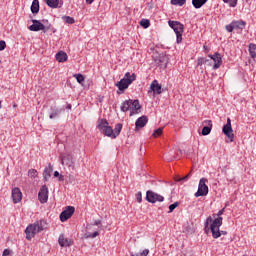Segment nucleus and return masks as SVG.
I'll return each mask as SVG.
<instances>
[{"mask_svg":"<svg viewBox=\"0 0 256 256\" xmlns=\"http://www.w3.org/2000/svg\"><path fill=\"white\" fill-rule=\"evenodd\" d=\"M168 25L176 33V42L179 44L183 41V31H185V26L179 21L169 20Z\"/></svg>","mask_w":256,"mask_h":256,"instance_id":"nucleus-5","label":"nucleus"},{"mask_svg":"<svg viewBox=\"0 0 256 256\" xmlns=\"http://www.w3.org/2000/svg\"><path fill=\"white\" fill-rule=\"evenodd\" d=\"M7 43L4 40H0V51H5Z\"/></svg>","mask_w":256,"mask_h":256,"instance_id":"nucleus-41","label":"nucleus"},{"mask_svg":"<svg viewBox=\"0 0 256 256\" xmlns=\"http://www.w3.org/2000/svg\"><path fill=\"white\" fill-rule=\"evenodd\" d=\"M90 237L92 238V239H95V237H99V232H93L91 235H90Z\"/></svg>","mask_w":256,"mask_h":256,"instance_id":"nucleus-46","label":"nucleus"},{"mask_svg":"<svg viewBox=\"0 0 256 256\" xmlns=\"http://www.w3.org/2000/svg\"><path fill=\"white\" fill-rule=\"evenodd\" d=\"M207 61H209V60H207L206 58H198V60H197V66H198V67H201V65H205V63H206Z\"/></svg>","mask_w":256,"mask_h":256,"instance_id":"nucleus-39","label":"nucleus"},{"mask_svg":"<svg viewBox=\"0 0 256 256\" xmlns=\"http://www.w3.org/2000/svg\"><path fill=\"white\" fill-rule=\"evenodd\" d=\"M245 1H249V0H245Z\"/></svg>","mask_w":256,"mask_h":256,"instance_id":"nucleus-56","label":"nucleus"},{"mask_svg":"<svg viewBox=\"0 0 256 256\" xmlns=\"http://www.w3.org/2000/svg\"><path fill=\"white\" fill-rule=\"evenodd\" d=\"M189 177H191V173L187 174L186 176L177 179L176 181H188Z\"/></svg>","mask_w":256,"mask_h":256,"instance_id":"nucleus-43","label":"nucleus"},{"mask_svg":"<svg viewBox=\"0 0 256 256\" xmlns=\"http://www.w3.org/2000/svg\"><path fill=\"white\" fill-rule=\"evenodd\" d=\"M21 199H23V193H21V189L14 188L12 190V201L17 204L20 203Z\"/></svg>","mask_w":256,"mask_h":256,"instance_id":"nucleus-16","label":"nucleus"},{"mask_svg":"<svg viewBox=\"0 0 256 256\" xmlns=\"http://www.w3.org/2000/svg\"><path fill=\"white\" fill-rule=\"evenodd\" d=\"M58 244L60 247H71V245H73V240L65 238V234H60L58 238Z\"/></svg>","mask_w":256,"mask_h":256,"instance_id":"nucleus-15","label":"nucleus"},{"mask_svg":"<svg viewBox=\"0 0 256 256\" xmlns=\"http://www.w3.org/2000/svg\"><path fill=\"white\" fill-rule=\"evenodd\" d=\"M3 108V105L1 104V101H0V109H2Z\"/></svg>","mask_w":256,"mask_h":256,"instance_id":"nucleus-52","label":"nucleus"},{"mask_svg":"<svg viewBox=\"0 0 256 256\" xmlns=\"http://www.w3.org/2000/svg\"><path fill=\"white\" fill-rule=\"evenodd\" d=\"M129 109L131 110L130 117H132V115H137V113H139V109H141V104H139V100L129 99L122 102L121 111H123V113H127Z\"/></svg>","mask_w":256,"mask_h":256,"instance_id":"nucleus-2","label":"nucleus"},{"mask_svg":"<svg viewBox=\"0 0 256 256\" xmlns=\"http://www.w3.org/2000/svg\"><path fill=\"white\" fill-rule=\"evenodd\" d=\"M151 91H153L154 95H161L163 93L161 84H159V81L154 80L150 85Z\"/></svg>","mask_w":256,"mask_h":256,"instance_id":"nucleus-18","label":"nucleus"},{"mask_svg":"<svg viewBox=\"0 0 256 256\" xmlns=\"http://www.w3.org/2000/svg\"><path fill=\"white\" fill-rule=\"evenodd\" d=\"M207 123L209 126H204L202 128V135L204 136L209 135V133H211V127H213L211 120H208Z\"/></svg>","mask_w":256,"mask_h":256,"instance_id":"nucleus-26","label":"nucleus"},{"mask_svg":"<svg viewBox=\"0 0 256 256\" xmlns=\"http://www.w3.org/2000/svg\"><path fill=\"white\" fill-rule=\"evenodd\" d=\"M95 0H86L87 5H91Z\"/></svg>","mask_w":256,"mask_h":256,"instance_id":"nucleus-49","label":"nucleus"},{"mask_svg":"<svg viewBox=\"0 0 256 256\" xmlns=\"http://www.w3.org/2000/svg\"><path fill=\"white\" fill-rule=\"evenodd\" d=\"M50 115H49V119H57L59 118V116L61 115V113H63V111H65V109H60L57 107H50Z\"/></svg>","mask_w":256,"mask_h":256,"instance_id":"nucleus-19","label":"nucleus"},{"mask_svg":"<svg viewBox=\"0 0 256 256\" xmlns=\"http://www.w3.org/2000/svg\"><path fill=\"white\" fill-rule=\"evenodd\" d=\"M208 57H210V59H212V61H214V65H213L214 71L219 69V67H221V65H223V58L221 57L219 52H216L213 55H209Z\"/></svg>","mask_w":256,"mask_h":256,"instance_id":"nucleus-14","label":"nucleus"},{"mask_svg":"<svg viewBox=\"0 0 256 256\" xmlns=\"http://www.w3.org/2000/svg\"><path fill=\"white\" fill-rule=\"evenodd\" d=\"M207 0H192V5L195 9H201Z\"/></svg>","mask_w":256,"mask_h":256,"instance_id":"nucleus-24","label":"nucleus"},{"mask_svg":"<svg viewBox=\"0 0 256 256\" xmlns=\"http://www.w3.org/2000/svg\"><path fill=\"white\" fill-rule=\"evenodd\" d=\"M45 229H47V222L45 220H39L28 225L25 230L26 239L31 241L37 233H41V231H45Z\"/></svg>","mask_w":256,"mask_h":256,"instance_id":"nucleus-1","label":"nucleus"},{"mask_svg":"<svg viewBox=\"0 0 256 256\" xmlns=\"http://www.w3.org/2000/svg\"><path fill=\"white\" fill-rule=\"evenodd\" d=\"M177 207H179V202H174L173 204H171L169 206V213H173V211H175V209H177Z\"/></svg>","mask_w":256,"mask_h":256,"instance_id":"nucleus-37","label":"nucleus"},{"mask_svg":"<svg viewBox=\"0 0 256 256\" xmlns=\"http://www.w3.org/2000/svg\"><path fill=\"white\" fill-rule=\"evenodd\" d=\"M256 44L251 43L249 44V53L252 59H256Z\"/></svg>","mask_w":256,"mask_h":256,"instance_id":"nucleus-29","label":"nucleus"},{"mask_svg":"<svg viewBox=\"0 0 256 256\" xmlns=\"http://www.w3.org/2000/svg\"><path fill=\"white\" fill-rule=\"evenodd\" d=\"M166 159H167V161H173V158H171V157L166 156Z\"/></svg>","mask_w":256,"mask_h":256,"instance_id":"nucleus-51","label":"nucleus"},{"mask_svg":"<svg viewBox=\"0 0 256 256\" xmlns=\"http://www.w3.org/2000/svg\"><path fill=\"white\" fill-rule=\"evenodd\" d=\"M32 23L33 24L29 26L30 31H43L44 33H47V31H51V24L45 26L39 20H32Z\"/></svg>","mask_w":256,"mask_h":256,"instance_id":"nucleus-8","label":"nucleus"},{"mask_svg":"<svg viewBox=\"0 0 256 256\" xmlns=\"http://www.w3.org/2000/svg\"><path fill=\"white\" fill-rule=\"evenodd\" d=\"M11 255V250L10 249H4L2 256H9Z\"/></svg>","mask_w":256,"mask_h":256,"instance_id":"nucleus-44","label":"nucleus"},{"mask_svg":"<svg viewBox=\"0 0 256 256\" xmlns=\"http://www.w3.org/2000/svg\"><path fill=\"white\" fill-rule=\"evenodd\" d=\"M232 24L234 25V29H240L241 31H243V29H245V21L243 20H238V21H233Z\"/></svg>","mask_w":256,"mask_h":256,"instance_id":"nucleus-23","label":"nucleus"},{"mask_svg":"<svg viewBox=\"0 0 256 256\" xmlns=\"http://www.w3.org/2000/svg\"><path fill=\"white\" fill-rule=\"evenodd\" d=\"M156 63L157 65H164L166 66L167 63H168V59H167V56L165 55H159L156 59Z\"/></svg>","mask_w":256,"mask_h":256,"instance_id":"nucleus-25","label":"nucleus"},{"mask_svg":"<svg viewBox=\"0 0 256 256\" xmlns=\"http://www.w3.org/2000/svg\"><path fill=\"white\" fill-rule=\"evenodd\" d=\"M31 12L32 13H39V0H33L31 5Z\"/></svg>","mask_w":256,"mask_h":256,"instance_id":"nucleus-28","label":"nucleus"},{"mask_svg":"<svg viewBox=\"0 0 256 256\" xmlns=\"http://www.w3.org/2000/svg\"><path fill=\"white\" fill-rule=\"evenodd\" d=\"M163 135V128H158L154 130L152 137H161Z\"/></svg>","mask_w":256,"mask_h":256,"instance_id":"nucleus-35","label":"nucleus"},{"mask_svg":"<svg viewBox=\"0 0 256 256\" xmlns=\"http://www.w3.org/2000/svg\"><path fill=\"white\" fill-rule=\"evenodd\" d=\"M46 5L51 9H57V7H61L63 3L60 4L59 0H45Z\"/></svg>","mask_w":256,"mask_h":256,"instance_id":"nucleus-22","label":"nucleus"},{"mask_svg":"<svg viewBox=\"0 0 256 256\" xmlns=\"http://www.w3.org/2000/svg\"><path fill=\"white\" fill-rule=\"evenodd\" d=\"M209 223H213V218L211 216H209L206 221H205V227H204V231L205 233H209V231H211V227L209 228Z\"/></svg>","mask_w":256,"mask_h":256,"instance_id":"nucleus-30","label":"nucleus"},{"mask_svg":"<svg viewBox=\"0 0 256 256\" xmlns=\"http://www.w3.org/2000/svg\"><path fill=\"white\" fill-rule=\"evenodd\" d=\"M61 164L69 169H75V162L73 161V156L71 154H61L59 157Z\"/></svg>","mask_w":256,"mask_h":256,"instance_id":"nucleus-10","label":"nucleus"},{"mask_svg":"<svg viewBox=\"0 0 256 256\" xmlns=\"http://www.w3.org/2000/svg\"><path fill=\"white\" fill-rule=\"evenodd\" d=\"M73 77H75L77 83L80 85L85 81V77L82 74H74Z\"/></svg>","mask_w":256,"mask_h":256,"instance_id":"nucleus-32","label":"nucleus"},{"mask_svg":"<svg viewBox=\"0 0 256 256\" xmlns=\"http://www.w3.org/2000/svg\"><path fill=\"white\" fill-rule=\"evenodd\" d=\"M146 200L148 201V203H163V201H165V198L160 194L148 190L146 192Z\"/></svg>","mask_w":256,"mask_h":256,"instance_id":"nucleus-9","label":"nucleus"},{"mask_svg":"<svg viewBox=\"0 0 256 256\" xmlns=\"http://www.w3.org/2000/svg\"><path fill=\"white\" fill-rule=\"evenodd\" d=\"M45 22L47 23V20H43V23H45Z\"/></svg>","mask_w":256,"mask_h":256,"instance_id":"nucleus-54","label":"nucleus"},{"mask_svg":"<svg viewBox=\"0 0 256 256\" xmlns=\"http://www.w3.org/2000/svg\"><path fill=\"white\" fill-rule=\"evenodd\" d=\"M62 21L64 23H67L68 25H73V23H75V18H73L71 16H63Z\"/></svg>","mask_w":256,"mask_h":256,"instance_id":"nucleus-31","label":"nucleus"},{"mask_svg":"<svg viewBox=\"0 0 256 256\" xmlns=\"http://www.w3.org/2000/svg\"><path fill=\"white\" fill-rule=\"evenodd\" d=\"M38 199L40 203H47L49 200V188H47V185H43L38 193Z\"/></svg>","mask_w":256,"mask_h":256,"instance_id":"nucleus-13","label":"nucleus"},{"mask_svg":"<svg viewBox=\"0 0 256 256\" xmlns=\"http://www.w3.org/2000/svg\"><path fill=\"white\" fill-rule=\"evenodd\" d=\"M67 58V53H65L64 51H59L55 56V59L56 61H58V63H65V61H67Z\"/></svg>","mask_w":256,"mask_h":256,"instance_id":"nucleus-20","label":"nucleus"},{"mask_svg":"<svg viewBox=\"0 0 256 256\" xmlns=\"http://www.w3.org/2000/svg\"><path fill=\"white\" fill-rule=\"evenodd\" d=\"M141 27H144V29H148L149 25H151V22L148 19H142L140 21Z\"/></svg>","mask_w":256,"mask_h":256,"instance_id":"nucleus-34","label":"nucleus"},{"mask_svg":"<svg viewBox=\"0 0 256 256\" xmlns=\"http://www.w3.org/2000/svg\"><path fill=\"white\" fill-rule=\"evenodd\" d=\"M207 178H201L198 185V191L195 193V197H205L209 193V186H207Z\"/></svg>","mask_w":256,"mask_h":256,"instance_id":"nucleus-7","label":"nucleus"},{"mask_svg":"<svg viewBox=\"0 0 256 256\" xmlns=\"http://www.w3.org/2000/svg\"><path fill=\"white\" fill-rule=\"evenodd\" d=\"M137 79V75L135 73L131 74V72H126L124 78L116 83V87H118L119 91H125L129 89V85L133 83Z\"/></svg>","mask_w":256,"mask_h":256,"instance_id":"nucleus-4","label":"nucleus"},{"mask_svg":"<svg viewBox=\"0 0 256 256\" xmlns=\"http://www.w3.org/2000/svg\"><path fill=\"white\" fill-rule=\"evenodd\" d=\"M121 129H123V124L121 123L116 124L113 132V139H115L116 137H118V135H120Z\"/></svg>","mask_w":256,"mask_h":256,"instance_id":"nucleus-27","label":"nucleus"},{"mask_svg":"<svg viewBox=\"0 0 256 256\" xmlns=\"http://www.w3.org/2000/svg\"><path fill=\"white\" fill-rule=\"evenodd\" d=\"M97 128L99 129V131H101V133L106 135V137L113 138V128L109 126V122H107V120L105 119L99 120Z\"/></svg>","mask_w":256,"mask_h":256,"instance_id":"nucleus-6","label":"nucleus"},{"mask_svg":"<svg viewBox=\"0 0 256 256\" xmlns=\"http://www.w3.org/2000/svg\"><path fill=\"white\" fill-rule=\"evenodd\" d=\"M222 133H224L231 142L235 139V134H233V128L231 127V118H227V122L222 128Z\"/></svg>","mask_w":256,"mask_h":256,"instance_id":"nucleus-11","label":"nucleus"},{"mask_svg":"<svg viewBox=\"0 0 256 256\" xmlns=\"http://www.w3.org/2000/svg\"><path fill=\"white\" fill-rule=\"evenodd\" d=\"M75 213V207L73 206H67L65 210H63L60 213V221L62 223H65V221L71 219L73 217V214Z\"/></svg>","mask_w":256,"mask_h":256,"instance_id":"nucleus-12","label":"nucleus"},{"mask_svg":"<svg viewBox=\"0 0 256 256\" xmlns=\"http://www.w3.org/2000/svg\"><path fill=\"white\" fill-rule=\"evenodd\" d=\"M51 173H53V165L49 164L47 168L44 169L43 177L45 181H49L51 178Z\"/></svg>","mask_w":256,"mask_h":256,"instance_id":"nucleus-21","label":"nucleus"},{"mask_svg":"<svg viewBox=\"0 0 256 256\" xmlns=\"http://www.w3.org/2000/svg\"><path fill=\"white\" fill-rule=\"evenodd\" d=\"M28 175L29 177H31L32 179H35V177H37L39 175V172H37V170L35 169H30L28 171Z\"/></svg>","mask_w":256,"mask_h":256,"instance_id":"nucleus-36","label":"nucleus"},{"mask_svg":"<svg viewBox=\"0 0 256 256\" xmlns=\"http://www.w3.org/2000/svg\"><path fill=\"white\" fill-rule=\"evenodd\" d=\"M68 109H71V105H68Z\"/></svg>","mask_w":256,"mask_h":256,"instance_id":"nucleus-53","label":"nucleus"},{"mask_svg":"<svg viewBox=\"0 0 256 256\" xmlns=\"http://www.w3.org/2000/svg\"><path fill=\"white\" fill-rule=\"evenodd\" d=\"M94 225H96V226L101 225V220H95V221H94Z\"/></svg>","mask_w":256,"mask_h":256,"instance_id":"nucleus-48","label":"nucleus"},{"mask_svg":"<svg viewBox=\"0 0 256 256\" xmlns=\"http://www.w3.org/2000/svg\"><path fill=\"white\" fill-rule=\"evenodd\" d=\"M225 3H229L230 7H237V0H223Z\"/></svg>","mask_w":256,"mask_h":256,"instance_id":"nucleus-40","label":"nucleus"},{"mask_svg":"<svg viewBox=\"0 0 256 256\" xmlns=\"http://www.w3.org/2000/svg\"><path fill=\"white\" fill-rule=\"evenodd\" d=\"M223 213H225V208L221 209L216 215H217V217H221V215H223Z\"/></svg>","mask_w":256,"mask_h":256,"instance_id":"nucleus-47","label":"nucleus"},{"mask_svg":"<svg viewBox=\"0 0 256 256\" xmlns=\"http://www.w3.org/2000/svg\"><path fill=\"white\" fill-rule=\"evenodd\" d=\"M136 200L141 203L143 201V195L141 194V192H138L136 194Z\"/></svg>","mask_w":256,"mask_h":256,"instance_id":"nucleus-42","label":"nucleus"},{"mask_svg":"<svg viewBox=\"0 0 256 256\" xmlns=\"http://www.w3.org/2000/svg\"><path fill=\"white\" fill-rule=\"evenodd\" d=\"M131 256H139V255H137V254H136V255H135V254H133V255H131Z\"/></svg>","mask_w":256,"mask_h":256,"instance_id":"nucleus-55","label":"nucleus"},{"mask_svg":"<svg viewBox=\"0 0 256 256\" xmlns=\"http://www.w3.org/2000/svg\"><path fill=\"white\" fill-rule=\"evenodd\" d=\"M223 225V217H218L213 220L210 225V231L213 239H219L221 235H227V231H221L220 227Z\"/></svg>","mask_w":256,"mask_h":256,"instance_id":"nucleus-3","label":"nucleus"},{"mask_svg":"<svg viewBox=\"0 0 256 256\" xmlns=\"http://www.w3.org/2000/svg\"><path fill=\"white\" fill-rule=\"evenodd\" d=\"M149 255V249H145L140 253V256H147Z\"/></svg>","mask_w":256,"mask_h":256,"instance_id":"nucleus-45","label":"nucleus"},{"mask_svg":"<svg viewBox=\"0 0 256 256\" xmlns=\"http://www.w3.org/2000/svg\"><path fill=\"white\" fill-rule=\"evenodd\" d=\"M149 119L147 116H141L139 117L135 122L136 131H139V129H143L147 125V122Z\"/></svg>","mask_w":256,"mask_h":256,"instance_id":"nucleus-17","label":"nucleus"},{"mask_svg":"<svg viewBox=\"0 0 256 256\" xmlns=\"http://www.w3.org/2000/svg\"><path fill=\"white\" fill-rule=\"evenodd\" d=\"M54 177H59V171L54 172Z\"/></svg>","mask_w":256,"mask_h":256,"instance_id":"nucleus-50","label":"nucleus"},{"mask_svg":"<svg viewBox=\"0 0 256 256\" xmlns=\"http://www.w3.org/2000/svg\"><path fill=\"white\" fill-rule=\"evenodd\" d=\"M226 31H228V33H233V31H235V27L233 25V22L226 25Z\"/></svg>","mask_w":256,"mask_h":256,"instance_id":"nucleus-38","label":"nucleus"},{"mask_svg":"<svg viewBox=\"0 0 256 256\" xmlns=\"http://www.w3.org/2000/svg\"><path fill=\"white\" fill-rule=\"evenodd\" d=\"M187 0H171V5H179V7H183Z\"/></svg>","mask_w":256,"mask_h":256,"instance_id":"nucleus-33","label":"nucleus"}]
</instances>
